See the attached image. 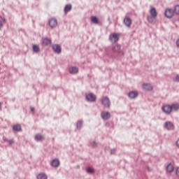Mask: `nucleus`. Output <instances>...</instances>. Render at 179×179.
<instances>
[{
  "instance_id": "72a5a7b5",
  "label": "nucleus",
  "mask_w": 179,
  "mask_h": 179,
  "mask_svg": "<svg viewBox=\"0 0 179 179\" xmlns=\"http://www.w3.org/2000/svg\"><path fill=\"white\" fill-rule=\"evenodd\" d=\"M2 110V103L0 102V110Z\"/></svg>"
},
{
  "instance_id": "f03ea898",
  "label": "nucleus",
  "mask_w": 179,
  "mask_h": 179,
  "mask_svg": "<svg viewBox=\"0 0 179 179\" xmlns=\"http://www.w3.org/2000/svg\"><path fill=\"white\" fill-rule=\"evenodd\" d=\"M101 104L102 106H103V107H106V108H110V99L108 96H103L101 98Z\"/></svg>"
},
{
  "instance_id": "423d86ee",
  "label": "nucleus",
  "mask_w": 179,
  "mask_h": 179,
  "mask_svg": "<svg viewBox=\"0 0 179 179\" xmlns=\"http://www.w3.org/2000/svg\"><path fill=\"white\" fill-rule=\"evenodd\" d=\"M142 87L143 90H146L147 92H151V90H153V87L149 83L143 84Z\"/></svg>"
},
{
  "instance_id": "c85d7f7f",
  "label": "nucleus",
  "mask_w": 179,
  "mask_h": 179,
  "mask_svg": "<svg viewBox=\"0 0 179 179\" xmlns=\"http://www.w3.org/2000/svg\"><path fill=\"white\" fill-rule=\"evenodd\" d=\"M82 125H83L82 121H78L77 122V128H79V129H80V128H82Z\"/></svg>"
},
{
  "instance_id": "a878e982",
  "label": "nucleus",
  "mask_w": 179,
  "mask_h": 179,
  "mask_svg": "<svg viewBox=\"0 0 179 179\" xmlns=\"http://www.w3.org/2000/svg\"><path fill=\"white\" fill-rule=\"evenodd\" d=\"M5 22H6L5 18L1 17H0V29H2V26L3 23H5Z\"/></svg>"
},
{
  "instance_id": "2f4dec72",
  "label": "nucleus",
  "mask_w": 179,
  "mask_h": 179,
  "mask_svg": "<svg viewBox=\"0 0 179 179\" xmlns=\"http://www.w3.org/2000/svg\"><path fill=\"white\" fill-rule=\"evenodd\" d=\"M176 145L179 148V139L176 141Z\"/></svg>"
},
{
  "instance_id": "412c9836",
  "label": "nucleus",
  "mask_w": 179,
  "mask_h": 179,
  "mask_svg": "<svg viewBox=\"0 0 179 179\" xmlns=\"http://www.w3.org/2000/svg\"><path fill=\"white\" fill-rule=\"evenodd\" d=\"M52 166L53 167H58V166H59V160L58 159H54L52 162Z\"/></svg>"
},
{
  "instance_id": "f704fd0d",
  "label": "nucleus",
  "mask_w": 179,
  "mask_h": 179,
  "mask_svg": "<svg viewBox=\"0 0 179 179\" xmlns=\"http://www.w3.org/2000/svg\"><path fill=\"white\" fill-rule=\"evenodd\" d=\"M111 153L113 154V153H115V150H111Z\"/></svg>"
},
{
  "instance_id": "0eeeda50",
  "label": "nucleus",
  "mask_w": 179,
  "mask_h": 179,
  "mask_svg": "<svg viewBox=\"0 0 179 179\" xmlns=\"http://www.w3.org/2000/svg\"><path fill=\"white\" fill-rule=\"evenodd\" d=\"M162 110L166 114H170L173 111V108L169 105H166L162 108Z\"/></svg>"
},
{
  "instance_id": "aec40b11",
  "label": "nucleus",
  "mask_w": 179,
  "mask_h": 179,
  "mask_svg": "<svg viewBox=\"0 0 179 179\" xmlns=\"http://www.w3.org/2000/svg\"><path fill=\"white\" fill-rule=\"evenodd\" d=\"M36 141H43L44 136L40 134H38L35 136Z\"/></svg>"
},
{
  "instance_id": "1a4fd4ad",
  "label": "nucleus",
  "mask_w": 179,
  "mask_h": 179,
  "mask_svg": "<svg viewBox=\"0 0 179 179\" xmlns=\"http://www.w3.org/2000/svg\"><path fill=\"white\" fill-rule=\"evenodd\" d=\"M112 50L113 52H117V54H120L121 52V45L118 44L113 45Z\"/></svg>"
},
{
  "instance_id": "2eb2a0df",
  "label": "nucleus",
  "mask_w": 179,
  "mask_h": 179,
  "mask_svg": "<svg viewBox=\"0 0 179 179\" xmlns=\"http://www.w3.org/2000/svg\"><path fill=\"white\" fill-rule=\"evenodd\" d=\"M129 97L130 99H135L136 97H138V92L136 91H131L129 93Z\"/></svg>"
},
{
  "instance_id": "f8f14e48",
  "label": "nucleus",
  "mask_w": 179,
  "mask_h": 179,
  "mask_svg": "<svg viewBox=\"0 0 179 179\" xmlns=\"http://www.w3.org/2000/svg\"><path fill=\"white\" fill-rule=\"evenodd\" d=\"M101 115L103 120H108L111 117V115L108 112H102Z\"/></svg>"
},
{
  "instance_id": "6ab92c4d",
  "label": "nucleus",
  "mask_w": 179,
  "mask_h": 179,
  "mask_svg": "<svg viewBox=\"0 0 179 179\" xmlns=\"http://www.w3.org/2000/svg\"><path fill=\"white\" fill-rule=\"evenodd\" d=\"M32 50L34 52H40V46L38 45H33Z\"/></svg>"
},
{
  "instance_id": "7c9ffc66",
  "label": "nucleus",
  "mask_w": 179,
  "mask_h": 179,
  "mask_svg": "<svg viewBox=\"0 0 179 179\" xmlns=\"http://www.w3.org/2000/svg\"><path fill=\"white\" fill-rule=\"evenodd\" d=\"M8 143L10 145H12V143H13V140L8 141Z\"/></svg>"
},
{
  "instance_id": "9d476101",
  "label": "nucleus",
  "mask_w": 179,
  "mask_h": 179,
  "mask_svg": "<svg viewBox=\"0 0 179 179\" xmlns=\"http://www.w3.org/2000/svg\"><path fill=\"white\" fill-rule=\"evenodd\" d=\"M124 23L127 27H131V24H132V20H131L129 17H125L124 20Z\"/></svg>"
},
{
  "instance_id": "c756f323",
  "label": "nucleus",
  "mask_w": 179,
  "mask_h": 179,
  "mask_svg": "<svg viewBox=\"0 0 179 179\" xmlns=\"http://www.w3.org/2000/svg\"><path fill=\"white\" fill-rule=\"evenodd\" d=\"M176 82H179V76H176L175 78Z\"/></svg>"
},
{
  "instance_id": "393cba45",
  "label": "nucleus",
  "mask_w": 179,
  "mask_h": 179,
  "mask_svg": "<svg viewBox=\"0 0 179 179\" xmlns=\"http://www.w3.org/2000/svg\"><path fill=\"white\" fill-rule=\"evenodd\" d=\"M171 108H172V110L177 111L179 109V105H178V103L173 104Z\"/></svg>"
},
{
  "instance_id": "a211bd4d",
  "label": "nucleus",
  "mask_w": 179,
  "mask_h": 179,
  "mask_svg": "<svg viewBox=\"0 0 179 179\" xmlns=\"http://www.w3.org/2000/svg\"><path fill=\"white\" fill-rule=\"evenodd\" d=\"M91 22L94 23V24H99V18L96 16L91 17Z\"/></svg>"
},
{
  "instance_id": "473e14b6",
  "label": "nucleus",
  "mask_w": 179,
  "mask_h": 179,
  "mask_svg": "<svg viewBox=\"0 0 179 179\" xmlns=\"http://www.w3.org/2000/svg\"><path fill=\"white\" fill-rule=\"evenodd\" d=\"M176 45L178 47H179V39L176 41Z\"/></svg>"
},
{
  "instance_id": "cd10ccee",
  "label": "nucleus",
  "mask_w": 179,
  "mask_h": 179,
  "mask_svg": "<svg viewBox=\"0 0 179 179\" xmlns=\"http://www.w3.org/2000/svg\"><path fill=\"white\" fill-rule=\"evenodd\" d=\"M175 13H176V15H179V5L175 6Z\"/></svg>"
},
{
  "instance_id": "4be33fe9",
  "label": "nucleus",
  "mask_w": 179,
  "mask_h": 179,
  "mask_svg": "<svg viewBox=\"0 0 179 179\" xmlns=\"http://www.w3.org/2000/svg\"><path fill=\"white\" fill-rule=\"evenodd\" d=\"M72 9V6L71 4H67L64 8L65 13H67Z\"/></svg>"
},
{
  "instance_id": "6e6552de",
  "label": "nucleus",
  "mask_w": 179,
  "mask_h": 179,
  "mask_svg": "<svg viewBox=\"0 0 179 179\" xmlns=\"http://www.w3.org/2000/svg\"><path fill=\"white\" fill-rule=\"evenodd\" d=\"M86 99L88 101H94L95 100H96L97 97L96 96V95L93 94H88L86 96Z\"/></svg>"
},
{
  "instance_id": "5701e85b",
  "label": "nucleus",
  "mask_w": 179,
  "mask_h": 179,
  "mask_svg": "<svg viewBox=\"0 0 179 179\" xmlns=\"http://www.w3.org/2000/svg\"><path fill=\"white\" fill-rule=\"evenodd\" d=\"M48 176L45 173H39L37 176V179H47Z\"/></svg>"
},
{
  "instance_id": "b1692460",
  "label": "nucleus",
  "mask_w": 179,
  "mask_h": 179,
  "mask_svg": "<svg viewBox=\"0 0 179 179\" xmlns=\"http://www.w3.org/2000/svg\"><path fill=\"white\" fill-rule=\"evenodd\" d=\"M13 130L17 131H22V126H20V124H15L13 127Z\"/></svg>"
},
{
  "instance_id": "f3484780",
  "label": "nucleus",
  "mask_w": 179,
  "mask_h": 179,
  "mask_svg": "<svg viewBox=\"0 0 179 179\" xmlns=\"http://www.w3.org/2000/svg\"><path fill=\"white\" fill-rule=\"evenodd\" d=\"M43 44H44V45H50V44H51V39L48 38H44L43 39Z\"/></svg>"
},
{
  "instance_id": "4468645a",
  "label": "nucleus",
  "mask_w": 179,
  "mask_h": 179,
  "mask_svg": "<svg viewBox=\"0 0 179 179\" xmlns=\"http://www.w3.org/2000/svg\"><path fill=\"white\" fill-rule=\"evenodd\" d=\"M165 128L168 130L174 129V124H173L171 122H166L165 124Z\"/></svg>"
},
{
  "instance_id": "7ed1b4c3",
  "label": "nucleus",
  "mask_w": 179,
  "mask_h": 179,
  "mask_svg": "<svg viewBox=\"0 0 179 179\" xmlns=\"http://www.w3.org/2000/svg\"><path fill=\"white\" fill-rule=\"evenodd\" d=\"M109 40L112 43H117V41H118V40H120V34H116V33L111 34L109 36Z\"/></svg>"
},
{
  "instance_id": "ddd939ff",
  "label": "nucleus",
  "mask_w": 179,
  "mask_h": 179,
  "mask_svg": "<svg viewBox=\"0 0 179 179\" xmlns=\"http://www.w3.org/2000/svg\"><path fill=\"white\" fill-rule=\"evenodd\" d=\"M69 72H70V73L75 75V74L78 73V72H79V69H78V67H76V66L71 67L69 69Z\"/></svg>"
},
{
  "instance_id": "39448f33",
  "label": "nucleus",
  "mask_w": 179,
  "mask_h": 179,
  "mask_svg": "<svg viewBox=\"0 0 179 179\" xmlns=\"http://www.w3.org/2000/svg\"><path fill=\"white\" fill-rule=\"evenodd\" d=\"M165 16L169 19L173 17L174 16V11L172 9H166L165 10Z\"/></svg>"
},
{
  "instance_id": "c9c22d12",
  "label": "nucleus",
  "mask_w": 179,
  "mask_h": 179,
  "mask_svg": "<svg viewBox=\"0 0 179 179\" xmlns=\"http://www.w3.org/2000/svg\"><path fill=\"white\" fill-rule=\"evenodd\" d=\"M31 111H34V108H31Z\"/></svg>"
},
{
  "instance_id": "f257e3e1",
  "label": "nucleus",
  "mask_w": 179,
  "mask_h": 179,
  "mask_svg": "<svg viewBox=\"0 0 179 179\" xmlns=\"http://www.w3.org/2000/svg\"><path fill=\"white\" fill-rule=\"evenodd\" d=\"M156 17H157V10H156V8L151 7L150 9V15L147 17V20L149 23H153L156 20Z\"/></svg>"
},
{
  "instance_id": "20e7f679",
  "label": "nucleus",
  "mask_w": 179,
  "mask_h": 179,
  "mask_svg": "<svg viewBox=\"0 0 179 179\" xmlns=\"http://www.w3.org/2000/svg\"><path fill=\"white\" fill-rule=\"evenodd\" d=\"M58 25V22L55 18H51L49 20V26L51 27V29H54V27H57Z\"/></svg>"
},
{
  "instance_id": "dca6fc26",
  "label": "nucleus",
  "mask_w": 179,
  "mask_h": 179,
  "mask_svg": "<svg viewBox=\"0 0 179 179\" xmlns=\"http://www.w3.org/2000/svg\"><path fill=\"white\" fill-rule=\"evenodd\" d=\"M166 171L167 173H173V171H174V166H173V164H169L166 166Z\"/></svg>"
},
{
  "instance_id": "9b49d317",
  "label": "nucleus",
  "mask_w": 179,
  "mask_h": 179,
  "mask_svg": "<svg viewBox=\"0 0 179 179\" xmlns=\"http://www.w3.org/2000/svg\"><path fill=\"white\" fill-rule=\"evenodd\" d=\"M52 49H53V51H55V52H57V54L61 53L62 48L59 45H54L52 46Z\"/></svg>"
},
{
  "instance_id": "bb28decb",
  "label": "nucleus",
  "mask_w": 179,
  "mask_h": 179,
  "mask_svg": "<svg viewBox=\"0 0 179 179\" xmlns=\"http://www.w3.org/2000/svg\"><path fill=\"white\" fill-rule=\"evenodd\" d=\"M87 173H94V169H93L92 168L88 167L87 168Z\"/></svg>"
}]
</instances>
